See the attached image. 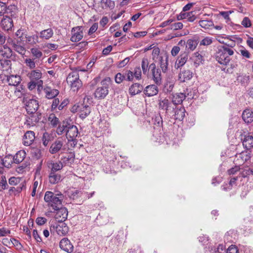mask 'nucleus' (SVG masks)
Segmentation results:
<instances>
[{
    "label": "nucleus",
    "mask_w": 253,
    "mask_h": 253,
    "mask_svg": "<svg viewBox=\"0 0 253 253\" xmlns=\"http://www.w3.org/2000/svg\"><path fill=\"white\" fill-rule=\"evenodd\" d=\"M39 36L38 35H34L32 36H28L26 37V41L30 44L34 45L39 42Z\"/></svg>",
    "instance_id": "nucleus-44"
},
{
    "label": "nucleus",
    "mask_w": 253,
    "mask_h": 253,
    "mask_svg": "<svg viewBox=\"0 0 253 253\" xmlns=\"http://www.w3.org/2000/svg\"><path fill=\"white\" fill-rule=\"evenodd\" d=\"M31 52L35 58L39 59L42 57L43 55L42 52L37 48H32L31 49Z\"/></svg>",
    "instance_id": "nucleus-50"
},
{
    "label": "nucleus",
    "mask_w": 253,
    "mask_h": 253,
    "mask_svg": "<svg viewBox=\"0 0 253 253\" xmlns=\"http://www.w3.org/2000/svg\"><path fill=\"white\" fill-rule=\"evenodd\" d=\"M212 42V38L210 37H206L204 38L200 42V45L208 46Z\"/></svg>",
    "instance_id": "nucleus-51"
},
{
    "label": "nucleus",
    "mask_w": 253,
    "mask_h": 253,
    "mask_svg": "<svg viewBox=\"0 0 253 253\" xmlns=\"http://www.w3.org/2000/svg\"><path fill=\"white\" fill-rule=\"evenodd\" d=\"M143 86L138 83H135L131 85L129 89V92L132 95L138 94L143 90Z\"/></svg>",
    "instance_id": "nucleus-31"
},
{
    "label": "nucleus",
    "mask_w": 253,
    "mask_h": 253,
    "mask_svg": "<svg viewBox=\"0 0 253 253\" xmlns=\"http://www.w3.org/2000/svg\"><path fill=\"white\" fill-rule=\"evenodd\" d=\"M45 97L48 99H51L56 97L59 93L57 89L52 88L50 86H46L43 88Z\"/></svg>",
    "instance_id": "nucleus-21"
},
{
    "label": "nucleus",
    "mask_w": 253,
    "mask_h": 253,
    "mask_svg": "<svg viewBox=\"0 0 253 253\" xmlns=\"http://www.w3.org/2000/svg\"><path fill=\"white\" fill-rule=\"evenodd\" d=\"M200 26L206 29H210L213 26V23L211 20L202 19L199 22Z\"/></svg>",
    "instance_id": "nucleus-43"
},
{
    "label": "nucleus",
    "mask_w": 253,
    "mask_h": 253,
    "mask_svg": "<svg viewBox=\"0 0 253 253\" xmlns=\"http://www.w3.org/2000/svg\"><path fill=\"white\" fill-rule=\"evenodd\" d=\"M17 9L14 5H10L6 8L5 3L0 2V15L4 13L9 14L11 13L12 11H17Z\"/></svg>",
    "instance_id": "nucleus-27"
},
{
    "label": "nucleus",
    "mask_w": 253,
    "mask_h": 253,
    "mask_svg": "<svg viewBox=\"0 0 253 253\" xmlns=\"http://www.w3.org/2000/svg\"><path fill=\"white\" fill-rule=\"evenodd\" d=\"M12 56V50L10 47L7 46L6 45H3L0 46V63L1 64H3L4 62H6L8 64V62L10 61L8 60L7 59L9 58Z\"/></svg>",
    "instance_id": "nucleus-10"
},
{
    "label": "nucleus",
    "mask_w": 253,
    "mask_h": 253,
    "mask_svg": "<svg viewBox=\"0 0 253 253\" xmlns=\"http://www.w3.org/2000/svg\"><path fill=\"white\" fill-rule=\"evenodd\" d=\"M159 65L160 67L161 68L163 73L167 72L168 70V57L166 55L164 57H159Z\"/></svg>",
    "instance_id": "nucleus-33"
},
{
    "label": "nucleus",
    "mask_w": 253,
    "mask_h": 253,
    "mask_svg": "<svg viewBox=\"0 0 253 253\" xmlns=\"http://www.w3.org/2000/svg\"><path fill=\"white\" fill-rule=\"evenodd\" d=\"M9 183L11 185H18L21 183L20 179L18 177H11L8 180Z\"/></svg>",
    "instance_id": "nucleus-56"
},
{
    "label": "nucleus",
    "mask_w": 253,
    "mask_h": 253,
    "mask_svg": "<svg viewBox=\"0 0 253 253\" xmlns=\"http://www.w3.org/2000/svg\"><path fill=\"white\" fill-rule=\"evenodd\" d=\"M61 176L56 172H50L48 176L49 182L52 184H55L61 181Z\"/></svg>",
    "instance_id": "nucleus-34"
},
{
    "label": "nucleus",
    "mask_w": 253,
    "mask_h": 253,
    "mask_svg": "<svg viewBox=\"0 0 253 253\" xmlns=\"http://www.w3.org/2000/svg\"><path fill=\"white\" fill-rule=\"evenodd\" d=\"M125 76H126V80L128 81H132L134 78L133 72L130 70L127 71Z\"/></svg>",
    "instance_id": "nucleus-63"
},
{
    "label": "nucleus",
    "mask_w": 253,
    "mask_h": 253,
    "mask_svg": "<svg viewBox=\"0 0 253 253\" xmlns=\"http://www.w3.org/2000/svg\"><path fill=\"white\" fill-rule=\"evenodd\" d=\"M198 44V41L195 39H189L186 42V49L192 51L195 50Z\"/></svg>",
    "instance_id": "nucleus-36"
},
{
    "label": "nucleus",
    "mask_w": 253,
    "mask_h": 253,
    "mask_svg": "<svg viewBox=\"0 0 253 253\" xmlns=\"http://www.w3.org/2000/svg\"><path fill=\"white\" fill-rule=\"evenodd\" d=\"M95 194V192L93 191L90 193L87 192L83 191L82 192L81 196L84 199H89L91 198Z\"/></svg>",
    "instance_id": "nucleus-61"
},
{
    "label": "nucleus",
    "mask_w": 253,
    "mask_h": 253,
    "mask_svg": "<svg viewBox=\"0 0 253 253\" xmlns=\"http://www.w3.org/2000/svg\"><path fill=\"white\" fill-rule=\"evenodd\" d=\"M152 123L154 125V128H160L163 124V120L160 114L155 115L152 118Z\"/></svg>",
    "instance_id": "nucleus-37"
},
{
    "label": "nucleus",
    "mask_w": 253,
    "mask_h": 253,
    "mask_svg": "<svg viewBox=\"0 0 253 253\" xmlns=\"http://www.w3.org/2000/svg\"><path fill=\"white\" fill-rule=\"evenodd\" d=\"M183 24L181 22H176L170 24V29L173 30H177L183 28Z\"/></svg>",
    "instance_id": "nucleus-57"
},
{
    "label": "nucleus",
    "mask_w": 253,
    "mask_h": 253,
    "mask_svg": "<svg viewBox=\"0 0 253 253\" xmlns=\"http://www.w3.org/2000/svg\"><path fill=\"white\" fill-rule=\"evenodd\" d=\"M21 82L20 77L11 75L7 78V82L10 85H17Z\"/></svg>",
    "instance_id": "nucleus-38"
},
{
    "label": "nucleus",
    "mask_w": 253,
    "mask_h": 253,
    "mask_svg": "<svg viewBox=\"0 0 253 253\" xmlns=\"http://www.w3.org/2000/svg\"><path fill=\"white\" fill-rule=\"evenodd\" d=\"M25 63L31 69H33L36 68V63L32 59L26 58L25 60Z\"/></svg>",
    "instance_id": "nucleus-52"
},
{
    "label": "nucleus",
    "mask_w": 253,
    "mask_h": 253,
    "mask_svg": "<svg viewBox=\"0 0 253 253\" xmlns=\"http://www.w3.org/2000/svg\"><path fill=\"white\" fill-rule=\"evenodd\" d=\"M159 108L165 110L166 114L169 116H170L173 110L174 109L175 105L172 102H171L169 99L167 98L161 99L159 101Z\"/></svg>",
    "instance_id": "nucleus-9"
},
{
    "label": "nucleus",
    "mask_w": 253,
    "mask_h": 253,
    "mask_svg": "<svg viewBox=\"0 0 253 253\" xmlns=\"http://www.w3.org/2000/svg\"><path fill=\"white\" fill-rule=\"evenodd\" d=\"M141 68L143 73L144 75H148L149 71H150L152 74L153 80L156 84L160 85L161 84V72L159 68H156L154 63H152L149 65L148 59L143 58L141 61Z\"/></svg>",
    "instance_id": "nucleus-1"
},
{
    "label": "nucleus",
    "mask_w": 253,
    "mask_h": 253,
    "mask_svg": "<svg viewBox=\"0 0 253 253\" xmlns=\"http://www.w3.org/2000/svg\"><path fill=\"white\" fill-rule=\"evenodd\" d=\"M53 229H55L56 233L60 236L66 235L68 232V227L63 222H59L55 225L51 226L50 228L51 232Z\"/></svg>",
    "instance_id": "nucleus-14"
},
{
    "label": "nucleus",
    "mask_w": 253,
    "mask_h": 253,
    "mask_svg": "<svg viewBox=\"0 0 253 253\" xmlns=\"http://www.w3.org/2000/svg\"><path fill=\"white\" fill-rule=\"evenodd\" d=\"M27 77L30 79V81L34 82H39L42 81V73L40 70H33L28 73Z\"/></svg>",
    "instance_id": "nucleus-24"
},
{
    "label": "nucleus",
    "mask_w": 253,
    "mask_h": 253,
    "mask_svg": "<svg viewBox=\"0 0 253 253\" xmlns=\"http://www.w3.org/2000/svg\"><path fill=\"white\" fill-rule=\"evenodd\" d=\"M242 117L246 123H251L253 122V111L250 109H246L243 112Z\"/></svg>",
    "instance_id": "nucleus-26"
},
{
    "label": "nucleus",
    "mask_w": 253,
    "mask_h": 253,
    "mask_svg": "<svg viewBox=\"0 0 253 253\" xmlns=\"http://www.w3.org/2000/svg\"><path fill=\"white\" fill-rule=\"evenodd\" d=\"M26 121L25 124L27 126H34L40 122L42 118V113L39 111L34 113H28Z\"/></svg>",
    "instance_id": "nucleus-11"
},
{
    "label": "nucleus",
    "mask_w": 253,
    "mask_h": 253,
    "mask_svg": "<svg viewBox=\"0 0 253 253\" xmlns=\"http://www.w3.org/2000/svg\"><path fill=\"white\" fill-rule=\"evenodd\" d=\"M60 248L67 253H71L73 251L74 247L70 240L66 238L62 239L59 244Z\"/></svg>",
    "instance_id": "nucleus-20"
},
{
    "label": "nucleus",
    "mask_w": 253,
    "mask_h": 253,
    "mask_svg": "<svg viewBox=\"0 0 253 253\" xmlns=\"http://www.w3.org/2000/svg\"><path fill=\"white\" fill-rule=\"evenodd\" d=\"M1 164L5 168H10L13 162L12 156L9 155L5 157L1 161Z\"/></svg>",
    "instance_id": "nucleus-39"
},
{
    "label": "nucleus",
    "mask_w": 253,
    "mask_h": 253,
    "mask_svg": "<svg viewBox=\"0 0 253 253\" xmlns=\"http://www.w3.org/2000/svg\"><path fill=\"white\" fill-rule=\"evenodd\" d=\"M101 7L103 9L109 8L112 9L115 7V2L111 0H101Z\"/></svg>",
    "instance_id": "nucleus-41"
},
{
    "label": "nucleus",
    "mask_w": 253,
    "mask_h": 253,
    "mask_svg": "<svg viewBox=\"0 0 253 253\" xmlns=\"http://www.w3.org/2000/svg\"><path fill=\"white\" fill-rule=\"evenodd\" d=\"M35 139V133L33 131H27L25 133L23 138V144L26 146H30Z\"/></svg>",
    "instance_id": "nucleus-19"
},
{
    "label": "nucleus",
    "mask_w": 253,
    "mask_h": 253,
    "mask_svg": "<svg viewBox=\"0 0 253 253\" xmlns=\"http://www.w3.org/2000/svg\"><path fill=\"white\" fill-rule=\"evenodd\" d=\"M44 200L48 206L52 207L53 210H57L62 206L63 196L61 193L56 194L51 191H46Z\"/></svg>",
    "instance_id": "nucleus-3"
},
{
    "label": "nucleus",
    "mask_w": 253,
    "mask_h": 253,
    "mask_svg": "<svg viewBox=\"0 0 253 253\" xmlns=\"http://www.w3.org/2000/svg\"><path fill=\"white\" fill-rule=\"evenodd\" d=\"M47 166L50 169V172H56V171L61 169L63 167L62 162H53L48 163Z\"/></svg>",
    "instance_id": "nucleus-30"
},
{
    "label": "nucleus",
    "mask_w": 253,
    "mask_h": 253,
    "mask_svg": "<svg viewBox=\"0 0 253 253\" xmlns=\"http://www.w3.org/2000/svg\"><path fill=\"white\" fill-rule=\"evenodd\" d=\"M186 16V19L189 22H193L197 18L194 11L187 12Z\"/></svg>",
    "instance_id": "nucleus-58"
},
{
    "label": "nucleus",
    "mask_w": 253,
    "mask_h": 253,
    "mask_svg": "<svg viewBox=\"0 0 253 253\" xmlns=\"http://www.w3.org/2000/svg\"><path fill=\"white\" fill-rule=\"evenodd\" d=\"M54 210L57 211L55 215V218L59 222H63L67 219L68 211L66 208H62V206H61L58 209Z\"/></svg>",
    "instance_id": "nucleus-17"
},
{
    "label": "nucleus",
    "mask_w": 253,
    "mask_h": 253,
    "mask_svg": "<svg viewBox=\"0 0 253 253\" xmlns=\"http://www.w3.org/2000/svg\"><path fill=\"white\" fill-rule=\"evenodd\" d=\"M242 138V143L244 147L247 149L253 148V136L249 134H246Z\"/></svg>",
    "instance_id": "nucleus-23"
},
{
    "label": "nucleus",
    "mask_w": 253,
    "mask_h": 253,
    "mask_svg": "<svg viewBox=\"0 0 253 253\" xmlns=\"http://www.w3.org/2000/svg\"><path fill=\"white\" fill-rule=\"evenodd\" d=\"M236 157L238 158H240L242 160V163H244L245 162H247L250 158V155L247 153V152H243L237 155Z\"/></svg>",
    "instance_id": "nucleus-49"
},
{
    "label": "nucleus",
    "mask_w": 253,
    "mask_h": 253,
    "mask_svg": "<svg viewBox=\"0 0 253 253\" xmlns=\"http://www.w3.org/2000/svg\"><path fill=\"white\" fill-rule=\"evenodd\" d=\"M189 96L188 89H187L183 93L180 92L173 94L172 95L171 101L175 106L178 104H181L186 97L189 98ZM191 96L190 95V96Z\"/></svg>",
    "instance_id": "nucleus-12"
},
{
    "label": "nucleus",
    "mask_w": 253,
    "mask_h": 253,
    "mask_svg": "<svg viewBox=\"0 0 253 253\" xmlns=\"http://www.w3.org/2000/svg\"><path fill=\"white\" fill-rule=\"evenodd\" d=\"M194 57L195 58L194 59V65L196 67H197L200 64L202 63L204 60L203 57L198 52L194 53Z\"/></svg>",
    "instance_id": "nucleus-47"
},
{
    "label": "nucleus",
    "mask_w": 253,
    "mask_h": 253,
    "mask_svg": "<svg viewBox=\"0 0 253 253\" xmlns=\"http://www.w3.org/2000/svg\"><path fill=\"white\" fill-rule=\"evenodd\" d=\"M71 34L72 36L70 38V40L74 42H77L81 41L84 36L82 27L79 26L72 28Z\"/></svg>",
    "instance_id": "nucleus-15"
},
{
    "label": "nucleus",
    "mask_w": 253,
    "mask_h": 253,
    "mask_svg": "<svg viewBox=\"0 0 253 253\" xmlns=\"http://www.w3.org/2000/svg\"><path fill=\"white\" fill-rule=\"evenodd\" d=\"M250 80V76L246 74H242L240 75L237 78V80L244 85L249 84Z\"/></svg>",
    "instance_id": "nucleus-45"
},
{
    "label": "nucleus",
    "mask_w": 253,
    "mask_h": 253,
    "mask_svg": "<svg viewBox=\"0 0 253 253\" xmlns=\"http://www.w3.org/2000/svg\"><path fill=\"white\" fill-rule=\"evenodd\" d=\"M63 145V142L61 140H56L50 146L49 151L51 154H55L61 150H64Z\"/></svg>",
    "instance_id": "nucleus-18"
},
{
    "label": "nucleus",
    "mask_w": 253,
    "mask_h": 253,
    "mask_svg": "<svg viewBox=\"0 0 253 253\" xmlns=\"http://www.w3.org/2000/svg\"><path fill=\"white\" fill-rule=\"evenodd\" d=\"M53 31L51 28H48L40 32L39 37L42 39L48 40L52 37Z\"/></svg>",
    "instance_id": "nucleus-32"
},
{
    "label": "nucleus",
    "mask_w": 253,
    "mask_h": 253,
    "mask_svg": "<svg viewBox=\"0 0 253 253\" xmlns=\"http://www.w3.org/2000/svg\"><path fill=\"white\" fill-rule=\"evenodd\" d=\"M239 52L243 59H249L251 57L250 52L244 46L241 47Z\"/></svg>",
    "instance_id": "nucleus-48"
},
{
    "label": "nucleus",
    "mask_w": 253,
    "mask_h": 253,
    "mask_svg": "<svg viewBox=\"0 0 253 253\" xmlns=\"http://www.w3.org/2000/svg\"><path fill=\"white\" fill-rule=\"evenodd\" d=\"M226 253H238V250L236 247L232 245L228 248Z\"/></svg>",
    "instance_id": "nucleus-64"
},
{
    "label": "nucleus",
    "mask_w": 253,
    "mask_h": 253,
    "mask_svg": "<svg viewBox=\"0 0 253 253\" xmlns=\"http://www.w3.org/2000/svg\"><path fill=\"white\" fill-rule=\"evenodd\" d=\"M58 135L66 133L68 141H74L78 136L79 132L77 126L66 121L60 124L56 130Z\"/></svg>",
    "instance_id": "nucleus-2"
},
{
    "label": "nucleus",
    "mask_w": 253,
    "mask_h": 253,
    "mask_svg": "<svg viewBox=\"0 0 253 253\" xmlns=\"http://www.w3.org/2000/svg\"><path fill=\"white\" fill-rule=\"evenodd\" d=\"M188 59V55L187 54L181 55L176 61L175 65L177 68H180L183 66L187 62Z\"/></svg>",
    "instance_id": "nucleus-42"
},
{
    "label": "nucleus",
    "mask_w": 253,
    "mask_h": 253,
    "mask_svg": "<svg viewBox=\"0 0 253 253\" xmlns=\"http://www.w3.org/2000/svg\"><path fill=\"white\" fill-rule=\"evenodd\" d=\"M133 72L134 77L136 78V79L139 80L141 79V70L140 67H137L134 68Z\"/></svg>",
    "instance_id": "nucleus-53"
},
{
    "label": "nucleus",
    "mask_w": 253,
    "mask_h": 253,
    "mask_svg": "<svg viewBox=\"0 0 253 253\" xmlns=\"http://www.w3.org/2000/svg\"><path fill=\"white\" fill-rule=\"evenodd\" d=\"M23 188H25V185L22 182L16 187H10L8 193L10 196H16L21 193Z\"/></svg>",
    "instance_id": "nucleus-29"
},
{
    "label": "nucleus",
    "mask_w": 253,
    "mask_h": 253,
    "mask_svg": "<svg viewBox=\"0 0 253 253\" xmlns=\"http://www.w3.org/2000/svg\"><path fill=\"white\" fill-rule=\"evenodd\" d=\"M39 107V102L36 99H29L26 103V109L27 113H32L38 111Z\"/></svg>",
    "instance_id": "nucleus-16"
},
{
    "label": "nucleus",
    "mask_w": 253,
    "mask_h": 253,
    "mask_svg": "<svg viewBox=\"0 0 253 253\" xmlns=\"http://www.w3.org/2000/svg\"><path fill=\"white\" fill-rule=\"evenodd\" d=\"M48 120L52 127H56L59 123V119L54 114H50Z\"/></svg>",
    "instance_id": "nucleus-46"
},
{
    "label": "nucleus",
    "mask_w": 253,
    "mask_h": 253,
    "mask_svg": "<svg viewBox=\"0 0 253 253\" xmlns=\"http://www.w3.org/2000/svg\"><path fill=\"white\" fill-rule=\"evenodd\" d=\"M10 241L12 244L17 249L20 250L22 248V245L18 240L15 238H11L10 239Z\"/></svg>",
    "instance_id": "nucleus-60"
},
{
    "label": "nucleus",
    "mask_w": 253,
    "mask_h": 253,
    "mask_svg": "<svg viewBox=\"0 0 253 253\" xmlns=\"http://www.w3.org/2000/svg\"><path fill=\"white\" fill-rule=\"evenodd\" d=\"M241 24L245 28H249L252 26L251 21L247 17H245L243 18Z\"/></svg>",
    "instance_id": "nucleus-59"
},
{
    "label": "nucleus",
    "mask_w": 253,
    "mask_h": 253,
    "mask_svg": "<svg viewBox=\"0 0 253 253\" xmlns=\"http://www.w3.org/2000/svg\"><path fill=\"white\" fill-rule=\"evenodd\" d=\"M110 81V78H106L101 81V86L98 87L94 93L96 98L101 99L104 98L107 96L109 92L108 87Z\"/></svg>",
    "instance_id": "nucleus-6"
},
{
    "label": "nucleus",
    "mask_w": 253,
    "mask_h": 253,
    "mask_svg": "<svg viewBox=\"0 0 253 253\" xmlns=\"http://www.w3.org/2000/svg\"><path fill=\"white\" fill-rule=\"evenodd\" d=\"M26 153L23 150L19 151L14 156H12L13 163L19 164L22 162L26 157Z\"/></svg>",
    "instance_id": "nucleus-35"
},
{
    "label": "nucleus",
    "mask_w": 253,
    "mask_h": 253,
    "mask_svg": "<svg viewBox=\"0 0 253 253\" xmlns=\"http://www.w3.org/2000/svg\"><path fill=\"white\" fill-rule=\"evenodd\" d=\"M10 233V230L7 228L2 227L0 228V237L5 236Z\"/></svg>",
    "instance_id": "nucleus-62"
},
{
    "label": "nucleus",
    "mask_w": 253,
    "mask_h": 253,
    "mask_svg": "<svg viewBox=\"0 0 253 253\" xmlns=\"http://www.w3.org/2000/svg\"><path fill=\"white\" fill-rule=\"evenodd\" d=\"M7 42L10 43L11 42L13 48V49L18 53L21 55H24L26 52V49L25 47L22 45H21L20 44L18 43V42L16 43L14 42H13L12 40L11 39L9 38L7 40Z\"/></svg>",
    "instance_id": "nucleus-28"
},
{
    "label": "nucleus",
    "mask_w": 253,
    "mask_h": 253,
    "mask_svg": "<svg viewBox=\"0 0 253 253\" xmlns=\"http://www.w3.org/2000/svg\"><path fill=\"white\" fill-rule=\"evenodd\" d=\"M72 112L78 113L80 118L84 119L90 113V107L84 104H75L71 109Z\"/></svg>",
    "instance_id": "nucleus-7"
},
{
    "label": "nucleus",
    "mask_w": 253,
    "mask_h": 253,
    "mask_svg": "<svg viewBox=\"0 0 253 253\" xmlns=\"http://www.w3.org/2000/svg\"><path fill=\"white\" fill-rule=\"evenodd\" d=\"M17 11H12L9 14L4 15L0 22V27L5 31H8L13 27L12 18H16Z\"/></svg>",
    "instance_id": "nucleus-8"
},
{
    "label": "nucleus",
    "mask_w": 253,
    "mask_h": 253,
    "mask_svg": "<svg viewBox=\"0 0 253 253\" xmlns=\"http://www.w3.org/2000/svg\"><path fill=\"white\" fill-rule=\"evenodd\" d=\"M66 80L73 91H77L82 86V81L80 80L79 73L77 71L69 73Z\"/></svg>",
    "instance_id": "nucleus-5"
},
{
    "label": "nucleus",
    "mask_w": 253,
    "mask_h": 253,
    "mask_svg": "<svg viewBox=\"0 0 253 253\" xmlns=\"http://www.w3.org/2000/svg\"><path fill=\"white\" fill-rule=\"evenodd\" d=\"M233 54L234 51L231 48L226 46H221L216 52L215 59L220 64L228 65L230 60L229 56Z\"/></svg>",
    "instance_id": "nucleus-4"
},
{
    "label": "nucleus",
    "mask_w": 253,
    "mask_h": 253,
    "mask_svg": "<svg viewBox=\"0 0 253 253\" xmlns=\"http://www.w3.org/2000/svg\"><path fill=\"white\" fill-rule=\"evenodd\" d=\"M53 139L52 134L49 133L47 132H45L43 133L42 136V144L44 146H47L49 142L52 141Z\"/></svg>",
    "instance_id": "nucleus-40"
},
{
    "label": "nucleus",
    "mask_w": 253,
    "mask_h": 253,
    "mask_svg": "<svg viewBox=\"0 0 253 253\" xmlns=\"http://www.w3.org/2000/svg\"><path fill=\"white\" fill-rule=\"evenodd\" d=\"M0 187L3 190L7 189L8 187L6 177L4 175L1 176V177L0 181Z\"/></svg>",
    "instance_id": "nucleus-54"
},
{
    "label": "nucleus",
    "mask_w": 253,
    "mask_h": 253,
    "mask_svg": "<svg viewBox=\"0 0 253 253\" xmlns=\"http://www.w3.org/2000/svg\"><path fill=\"white\" fill-rule=\"evenodd\" d=\"M185 113L186 111L184 107L182 106L178 107L176 106H175L173 112L170 117L175 120L181 121L185 116Z\"/></svg>",
    "instance_id": "nucleus-13"
},
{
    "label": "nucleus",
    "mask_w": 253,
    "mask_h": 253,
    "mask_svg": "<svg viewBox=\"0 0 253 253\" xmlns=\"http://www.w3.org/2000/svg\"><path fill=\"white\" fill-rule=\"evenodd\" d=\"M193 76V73L189 70H183L178 75V80L181 82H185L190 80Z\"/></svg>",
    "instance_id": "nucleus-25"
},
{
    "label": "nucleus",
    "mask_w": 253,
    "mask_h": 253,
    "mask_svg": "<svg viewBox=\"0 0 253 253\" xmlns=\"http://www.w3.org/2000/svg\"><path fill=\"white\" fill-rule=\"evenodd\" d=\"M126 79V76L121 73H117L115 76V82L117 84L121 83L124 80Z\"/></svg>",
    "instance_id": "nucleus-55"
},
{
    "label": "nucleus",
    "mask_w": 253,
    "mask_h": 253,
    "mask_svg": "<svg viewBox=\"0 0 253 253\" xmlns=\"http://www.w3.org/2000/svg\"><path fill=\"white\" fill-rule=\"evenodd\" d=\"M157 84H151L147 86L144 90V92L148 97L157 95L159 92V88Z\"/></svg>",
    "instance_id": "nucleus-22"
}]
</instances>
